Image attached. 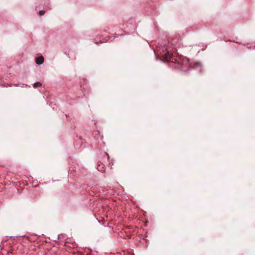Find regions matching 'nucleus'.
I'll use <instances>...</instances> for the list:
<instances>
[{
	"label": "nucleus",
	"mask_w": 255,
	"mask_h": 255,
	"mask_svg": "<svg viewBox=\"0 0 255 255\" xmlns=\"http://www.w3.org/2000/svg\"><path fill=\"white\" fill-rule=\"evenodd\" d=\"M45 13V11L44 10H40L39 12V14L41 16L44 15Z\"/></svg>",
	"instance_id": "obj_4"
},
{
	"label": "nucleus",
	"mask_w": 255,
	"mask_h": 255,
	"mask_svg": "<svg viewBox=\"0 0 255 255\" xmlns=\"http://www.w3.org/2000/svg\"><path fill=\"white\" fill-rule=\"evenodd\" d=\"M162 56L165 60L168 61L172 58V54L166 50L165 51H163Z\"/></svg>",
	"instance_id": "obj_1"
},
{
	"label": "nucleus",
	"mask_w": 255,
	"mask_h": 255,
	"mask_svg": "<svg viewBox=\"0 0 255 255\" xmlns=\"http://www.w3.org/2000/svg\"><path fill=\"white\" fill-rule=\"evenodd\" d=\"M35 61L37 64H41L44 62V58L42 56H40L35 59Z\"/></svg>",
	"instance_id": "obj_2"
},
{
	"label": "nucleus",
	"mask_w": 255,
	"mask_h": 255,
	"mask_svg": "<svg viewBox=\"0 0 255 255\" xmlns=\"http://www.w3.org/2000/svg\"><path fill=\"white\" fill-rule=\"evenodd\" d=\"M42 85L41 83H40V82H36V83H35L33 85V87L36 88H37L38 87H40Z\"/></svg>",
	"instance_id": "obj_3"
}]
</instances>
